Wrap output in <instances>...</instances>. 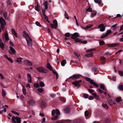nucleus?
<instances>
[{
  "instance_id": "7ed1b4c3",
  "label": "nucleus",
  "mask_w": 123,
  "mask_h": 123,
  "mask_svg": "<svg viewBox=\"0 0 123 123\" xmlns=\"http://www.w3.org/2000/svg\"><path fill=\"white\" fill-rule=\"evenodd\" d=\"M38 70L41 73H46L48 72V70L45 69L44 68L42 67H40L37 68Z\"/></svg>"
},
{
  "instance_id": "9b49d317",
  "label": "nucleus",
  "mask_w": 123,
  "mask_h": 123,
  "mask_svg": "<svg viewBox=\"0 0 123 123\" xmlns=\"http://www.w3.org/2000/svg\"><path fill=\"white\" fill-rule=\"evenodd\" d=\"M106 58L103 56H101L100 57V60L102 64H104L106 63L105 60Z\"/></svg>"
},
{
  "instance_id": "e433bc0d",
  "label": "nucleus",
  "mask_w": 123,
  "mask_h": 123,
  "mask_svg": "<svg viewBox=\"0 0 123 123\" xmlns=\"http://www.w3.org/2000/svg\"><path fill=\"white\" fill-rule=\"evenodd\" d=\"M23 59V58L21 57L18 58H17V62L19 63H20L21 62V60Z\"/></svg>"
},
{
  "instance_id": "338daca9",
  "label": "nucleus",
  "mask_w": 123,
  "mask_h": 123,
  "mask_svg": "<svg viewBox=\"0 0 123 123\" xmlns=\"http://www.w3.org/2000/svg\"><path fill=\"white\" fill-rule=\"evenodd\" d=\"M105 42L103 41H102L99 42V44L100 45H102L105 44Z\"/></svg>"
},
{
  "instance_id": "13d9d810",
  "label": "nucleus",
  "mask_w": 123,
  "mask_h": 123,
  "mask_svg": "<svg viewBox=\"0 0 123 123\" xmlns=\"http://www.w3.org/2000/svg\"><path fill=\"white\" fill-rule=\"evenodd\" d=\"M89 113L87 111H86L85 112V116H88Z\"/></svg>"
},
{
  "instance_id": "bf43d9fd",
  "label": "nucleus",
  "mask_w": 123,
  "mask_h": 123,
  "mask_svg": "<svg viewBox=\"0 0 123 123\" xmlns=\"http://www.w3.org/2000/svg\"><path fill=\"white\" fill-rule=\"evenodd\" d=\"M104 27V25L103 24H101L98 26V29H99L102 28V27Z\"/></svg>"
},
{
  "instance_id": "e2e57ef3",
  "label": "nucleus",
  "mask_w": 123,
  "mask_h": 123,
  "mask_svg": "<svg viewBox=\"0 0 123 123\" xmlns=\"http://www.w3.org/2000/svg\"><path fill=\"white\" fill-rule=\"evenodd\" d=\"M38 91L40 92H43V88H39L37 89Z\"/></svg>"
},
{
  "instance_id": "864d4df0",
  "label": "nucleus",
  "mask_w": 123,
  "mask_h": 123,
  "mask_svg": "<svg viewBox=\"0 0 123 123\" xmlns=\"http://www.w3.org/2000/svg\"><path fill=\"white\" fill-rule=\"evenodd\" d=\"M83 96L84 98H86L88 97L89 95L87 94L84 93L83 94Z\"/></svg>"
},
{
  "instance_id": "20e7f679",
  "label": "nucleus",
  "mask_w": 123,
  "mask_h": 123,
  "mask_svg": "<svg viewBox=\"0 0 123 123\" xmlns=\"http://www.w3.org/2000/svg\"><path fill=\"white\" fill-rule=\"evenodd\" d=\"M82 82V80H79L78 81H76L74 82H73L72 83V84L74 85L75 86H77L78 87H79L81 86L80 83Z\"/></svg>"
},
{
  "instance_id": "c03bdc74",
  "label": "nucleus",
  "mask_w": 123,
  "mask_h": 123,
  "mask_svg": "<svg viewBox=\"0 0 123 123\" xmlns=\"http://www.w3.org/2000/svg\"><path fill=\"white\" fill-rule=\"evenodd\" d=\"M85 79L87 81L89 82L90 83L92 80H93L91 79V78L87 77H86Z\"/></svg>"
},
{
  "instance_id": "4c0bfd02",
  "label": "nucleus",
  "mask_w": 123,
  "mask_h": 123,
  "mask_svg": "<svg viewBox=\"0 0 123 123\" xmlns=\"http://www.w3.org/2000/svg\"><path fill=\"white\" fill-rule=\"evenodd\" d=\"M22 91L23 94L24 95H25L26 94V89L23 86L22 87Z\"/></svg>"
},
{
  "instance_id": "6ab92c4d",
  "label": "nucleus",
  "mask_w": 123,
  "mask_h": 123,
  "mask_svg": "<svg viewBox=\"0 0 123 123\" xmlns=\"http://www.w3.org/2000/svg\"><path fill=\"white\" fill-rule=\"evenodd\" d=\"M48 3L47 1L45 2L43 4V5L45 7V9H47L48 8Z\"/></svg>"
},
{
  "instance_id": "473e14b6",
  "label": "nucleus",
  "mask_w": 123,
  "mask_h": 123,
  "mask_svg": "<svg viewBox=\"0 0 123 123\" xmlns=\"http://www.w3.org/2000/svg\"><path fill=\"white\" fill-rule=\"evenodd\" d=\"M6 95V93L3 89H2V95L3 97H4Z\"/></svg>"
},
{
  "instance_id": "603ef678",
  "label": "nucleus",
  "mask_w": 123,
  "mask_h": 123,
  "mask_svg": "<svg viewBox=\"0 0 123 123\" xmlns=\"http://www.w3.org/2000/svg\"><path fill=\"white\" fill-rule=\"evenodd\" d=\"M65 18H67L68 19H69V18L68 14L66 11H65Z\"/></svg>"
},
{
  "instance_id": "2f4dec72",
  "label": "nucleus",
  "mask_w": 123,
  "mask_h": 123,
  "mask_svg": "<svg viewBox=\"0 0 123 123\" xmlns=\"http://www.w3.org/2000/svg\"><path fill=\"white\" fill-rule=\"evenodd\" d=\"M118 89L120 91H123V85H120L118 87Z\"/></svg>"
},
{
  "instance_id": "37998d69",
  "label": "nucleus",
  "mask_w": 123,
  "mask_h": 123,
  "mask_svg": "<svg viewBox=\"0 0 123 123\" xmlns=\"http://www.w3.org/2000/svg\"><path fill=\"white\" fill-rule=\"evenodd\" d=\"M56 114L57 115H59L60 114V112L58 109H57L55 110Z\"/></svg>"
},
{
  "instance_id": "f8f14e48",
  "label": "nucleus",
  "mask_w": 123,
  "mask_h": 123,
  "mask_svg": "<svg viewBox=\"0 0 123 123\" xmlns=\"http://www.w3.org/2000/svg\"><path fill=\"white\" fill-rule=\"evenodd\" d=\"M27 77L28 80L30 83L32 82V79L31 76L30 74L29 73L27 74Z\"/></svg>"
},
{
  "instance_id": "f03ea898",
  "label": "nucleus",
  "mask_w": 123,
  "mask_h": 123,
  "mask_svg": "<svg viewBox=\"0 0 123 123\" xmlns=\"http://www.w3.org/2000/svg\"><path fill=\"white\" fill-rule=\"evenodd\" d=\"M95 50V49L94 48L91 49L87 50L86 51L87 53H89L90 52H91V53L89 54H88L85 55V56L87 57H91L93 55V52H92V51L93 50Z\"/></svg>"
},
{
  "instance_id": "79ce46f5",
  "label": "nucleus",
  "mask_w": 123,
  "mask_h": 123,
  "mask_svg": "<svg viewBox=\"0 0 123 123\" xmlns=\"http://www.w3.org/2000/svg\"><path fill=\"white\" fill-rule=\"evenodd\" d=\"M94 1L95 3L98 4H101L102 3L101 1L100 0H94Z\"/></svg>"
},
{
  "instance_id": "a19ab883",
  "label": "nucleus",
  "mask_w": 123,
  "mask_h": 123,
  "mask_svg": "<svg viewBox=\"0 0 123 123\" xmlns=\"http://www.w3.org/2000/svg\"><path fill=\"white\" fill-rule=\"evenodd\" d=\"M75 41L76 42H78L79 43H81L82 40H80L79 39L76 38L75 39Z\"/></svg>"
},
{
  "instance_id": "6e6552de",
  "label": "nucleus",
  "mask_w": 123,
  "mask_h": 123,
  "mask_svg": "<svg viewBox=\"0 0 123 123\" xmlns=\"http://www.w3.org/2000/svg\"><path fill=\"white\" fill-rule=\"evenodd\" d=\"M3 40L5 41H8L9 40L8 34L7 33L6 31L5 33L4 36H3Z\"/></svg>"
},
{
  "instance_id": "f3484780",
  "label": "nucleus",
  "mask_w": 123,
  "mask_h": 123,
  "mask_svg": "<svg viewBox=\"0 0 123 123\" xmlns=\"http://www.w3.org/2000/svg\"><path fill=\"white\" fill-rule=\"evenodd\" d=\"M68 121V122H69L71 121V120H63L62 121H57L55 123H64L65 121Z\"/></svg>"
},
{
  "instance_id": "6e6d98bb",
  "label": "nucleus",
  "mask_w": 123,
  "mask_h": 123,
  "mask_svg": "<svg viewBox=\"0 0 123 123\" xmlns=\"http://www.w3.org/2000/svg\"><path fill=\"white\" fill-rule=\"evenodd\" d=\"M97 14V12H95L94 13H92L91 15V18H93Z\"/></svg>"
},
{
  "instance_id": "aec40b11",
  "label": "nucleus",
  "mask_w": 123,
  "mask_h": 123,
  "mask_svg": "<svg viewBox=\"0 0 123 123\" xmlns=\"http://www.w3.org/2000/svg\"><path fill=\"white\" fill-rule=\"evenodd\" d=\"M82 121L80 119L75 120L74 121V123H82Z\"/></svg>"
},
{
  "instance_id": "69168bd1",
  "label": "nucleus",
  "mask_w": 123,
  "mask_h": 123,
  "mask_svg": "<svg viewBox=\"0 0 123 123\" xmlns=\"http://www.w3.org/2000/svg\"><path fill=\"white\" fill-rule=\"evenodd\" d=\"M119 74L121 76H123V72L121 71H119Z\"/></svg>"
},
{
  "instance_id": "a211bd4d",
  "label": "nucleus",
  "mask_w": 123,
  "mask_h": 123,
  "mask_svg": "<svg viewBox=\"0 0 123 123\" xmlns=\"http://www.w3.org/2000/svg\"><path fill=\"white\" fill-rule=\"evenodd\" d=\"M41 106L42 107H46V102L43 101H42L41 104Z\"/></svg>"
},
{
  "instance_id": "774afa93",
  "label": "nucleus",
  "mask_w": 123,
  "mask_h": 123,
  "mask_svg": "<svg viewBox=\"0 0 123 123\" xmlns=\"http://www.w3.org/2000/svg\"><path fill=\"white\" fill-rule=\"evenodd\" d=\"M36 88L38 87H39V85L38 83L34 84L33 85Z\"/></svg>"
},
{
  "instance_id": "5701e85b",
  "label": "nucleus",
  "mask_w": 123,
  "mask_h": 123,
  "mask_svg": "<svg viewBox=\"0 0 123 123\" xmlns=\"http://www.w3.org/2000/svg\"><path fill=\"white\" fill-rule=\"evenodd\" d=\"M12 33L15 35L16 37H17V33L14 29L13 28L12 29Z\"/></svg>"
},
{
  "instance_id": "cd10ccee",
  "label": "nucleus",
  "mask_w": 123,
  "mask_h": 123,
  "mask_svg": "<svg viewBox=\"0 0 123 123\" xmlns=\"http://www.w3.org/2000/svg\"><path fill=\"white\" fill-rule=\"evenodd\" d=\"M59 99L61 101L63 102H65L66 101V99L65 98L63 97H60L59 98Z\"/></svg>"
},
{
  "instance_id": "f257e3e1",
  "label": "nucleus",
  "mask_w": 123,
  "mask_h": 123,
  "mask_svg": "<svg viewBox=\"0 0 123 123\" xmlns=\"http://www.w3.org/2000/svg\"><path fill=\"white\" fill-rule=\"evenodd\" d=\"M0 33L1 31V29H2L4 27L5 25H6V23L4 19L0 17Z\"/></svg>"
},
{
  "instance_id": "39448f33",
  "label": "nucleus",
  "mask_w": 123,
  "mask_h": 123,
  "mask_svg": "<svg viewBox=\"0 0 123 123\" xmlns=\"http://www.w3.org/2000/svg\"><path fill=\"white\" fill-rule=\"evenodd\" d=\"M54 24H50L52 28L55 29H56L58 26V23L56 20L55 19L53 21Z\"/></svg>"
},
{
  "instance_id": "bb28decb",
  "label": "nucleus",
  "mask_w": 123,
  "mask_h": 123,
  "mask_svg": "<svg viewBox=\"0 0 123 123\" xmlns=\"http://www.w3.org/2000/svg\"><path fill=\"white\" fill-rule=\"evenodd\" d=\"M93 26V25H87L86 27L85 28H83V27H82V28L84 30H85L86 29H88L92 27Z\"/></svg>"
},
{
  "instance_id": "49530a36",
  "label": "nucleus",
  "mask_w": 123,
  "mask_h": 123,
  "mask_svg": "<svg viewBox=\"0 0 123 123\" xmlns=\"http://www.w3.org/2000/svg\"><path fill=\"white\" fill-rule=\"evenodd\" d=\"M111 30H108L105 34L107 36L108 35L111 34Z\"/></svg>"
},
{
  "instance_id": "09e8293b",
  "label": "nucleus",
  "mask_w": 123,
  "mask_h": 123,
  "mask_svg": "<svg viewBox=\"0 0 123 123\" xmlns=\"http://www.w3.org/2000/svg\"><path fill=\"white\" fill-rule=\"evenodd\" d=\"M58 117V116H55L52 117L51 119L53 120H55L57 119Z\"/></svg>"
},
{
  "instance_id": "4d7b16f0",
  "label": "nucleus",
  "mask_w": 123,
  "mask_h": 123,
  "mask_svg": "<svg viewBox=\"0 0 123 123\" xmlns=\"http://www.w3.org/2000/svg\"><path fill=\"white\" fill-rule=\"evenodd\" d=\"M35 9L38 12L39 11V5L38 4H37L35 7Z\"/></svg>"
},
{
  "instance_id": "f704fd0d",
  "label": "nucleus",
  "mask_w": 123,
  "mask_h": 123,
  "mask_svg": "<svg viewBox=\"0 0 123 123\" xmlns=\"http://www.w3.org/2000/svg\"><path fill=\"white\" fill-rule=\"evenodd\" d=\"M122 98L121 97H119L117 98L116 99V101L117 102H120L122 100Z\"/></svg>"
},
{
  "instance_id": "1a4fd4ad",
  "label": "nucleus",
  "mask_w": 123,
  "mask_h": 123,
  "mask_svg": "<svg viewBox=\"0 0 123 123\" xmlns=\"http://www.w3.org/2000/svg\"><path fill=\"white\" fill-rule=\"evenodd\" d=\"M79 34L78 33L75 32L74 33V34H72L71 36V38L73 39H74L76 38V37H79Z\"/></svg>"
},
{
  "instance_id": "0eeeda50",
  "label": "nucleus",
  "mask_w": 123,
  "mask_h": 123,
  "mask_svg": "<svg viewBox=\"0 0 123 123\" xmlns=\"http://www.w3.org/2000/svg\"><path fill=\"white\" fill-rule=\"evenodd\" d=\"M23 36L25 39L26 40H28V38L30 41H32V39L29 36L28 34H27L26 32L24 31H23Z\"/></svg>"
},
{
  "instance_id": "de8ad7c7",
  "label": "nucleus",
  "mask_w": 123,
  "mask_h": 123,
  "mask_svg": "<svg viewBox=\"0 0 123 123\" xmlns=\"http://www.w3.org/2000/svg\"><path fill=\"white\" fill-rule=\"evenodd\" d=\"M39 85L40 86L43 87L45 85L43 82L41 81L39 83Z\"/></svg>"
},
{
  "instance_id": "052dcab7",
  "label": "nucleus",
  "mask_w": 123,
  "mask_h": 123,
  "mask_svg": "<svg viewBox=\"0 0 123 123\" xmlns=\"http://www.w3.org/2000/svg\"><path fill=\"white\" fill-rule=\"evenodd\" d=\"M111 122L110 120L109 119H106L105 121V123H110Z\"/></svg>"
},
{
  "instance_id": "b1692460",
  "label": "nucleus",
  "mask_w": 123,
  "mask_h": 123,
  "mask_svg": "<svg viewBox=\"0 0 123 123\" xmlns=\"http://www.w3.org/2000/svg\"><path fill=\"white\" fill-rule=\"evenodd\" d=\"M108 101L109 104L111 106L113 104H115V103L114 102H113L112 100L111 99H109Z\"/></svg>"
},
{
  "instance_id": "72a5a7b5",
  "label": "nucleus",
  "mask_w": 123,
  "mask_h": 123,
  "mask_svg": "<svg viewBox=\"0 0 123 123\" xmlns=\"http://www.w3.org/2000/svg\"><path fill=\"white\" fill-rule=\"evenodd\" d=\"M26 41H27V44L29 46H32V41H30V42H29L28 39L27 40H26Z\"/></svg>"
},
{
  "instance_id": "393cba45",
  "label": "nucleus",
  "mask_w": 123,
  "mask_h": 123,
  "mask_svg": "<svg viewBox=\"0 0 123 123\" xmlns=\"http://www.w3.org/2000/svg\"><path fill=\"white\" fill-rule=\"evenodd\" d=\"M12 123H16V117L14 116H12Z\"/></svg>"
},
{
  "instance_id": "7c9ffc66",
  "label": "nucleus",
  "mask_w": 123,
  "mask_h": 123,
  "mask_svg": "<svg viewBox=\"0 0 123 123\" xmlns=\"http://www.w3.org/2000/svg\"><path fill=\"white\" fill-rule=\"evenodd\" d=\"M52 72L54 74L56 75V79H57L58 78L59 76V75L58 73L56 72L53 70V71Z\"/></svg>"
},
{
  "instance_id": "412c9836",
  "label": "nucleus",
  "mask_w": 123,
  "mask_h": 123,
  "mask_svg": "<svg viewBox=\"0 0 123 123\" xmlns=\"http://www.w3.org/2000/svg\"><path fill=\"white\" fill-rule=\"evenodd\" d=\"M47 67L49 69H50L51 71L53 70V68L49 63H48L47 65Z\"/></svg>"
},
{
  "instance_id": "c9c22d12",
  "label": "nucleus",
  "mask_w": 123,
  "mask_h": 123,
  "mask_svg": "<svg viewBox=\"0 0 123 123\" xmlns=\"http://www.w3.org/2000/svg\"><path fill=\"white\" fill-rule=\"evenodd\" d=\"M46 21L48 23H50V22L49 21L48 17L46 15H43Z\"/></svg>"
},
{
  "instance_id": "ea45409f",
  "label": "nucleus",
  "mask_w": 123,
  "mask_h": 123,
  "mask_svg": "<svg viewBox=\"0 0 123 123\" xmlns=\"http://www.w3.org/2000/svg\"><path fill=\"white\" fill-rule=\"evenodd\" d=\"M98 69L97 68L95 67H93L91 69L92 71L93 72L96 71H98Z\"/></svg>"
},
{
  "instance_id": "58836bf2",
  "label": "nucleus",
  "mask_w": 123,
  "mask_h": 123,
  "mask_svg": "<svg viewBox=\"0 0 123 123\" xmlns=\"http://www.w3.org/2000/svg\"><path fill=\"white\" fill-rule=\"evenodd\" d=\"M0 47L3 50H4V45L3 43H0Z\"/></svg>"
},
{
  "instance_id": "423d86ee",
  "label": "nucleus",
  "mask_w": 123,
  "mask_h": 123,
  "mask_svg": "<svg viewBox=\"0 0 123 123\" xmlns=\"http://www.w3.org/2000/svg\"><path fill=\"white\" fill-rule=\"evenodd\" d=\"M81 75L80 74H74L69 77V79L71 78L72 80H76L78 79L80 77Z\"/></svg>"
},
{
  "instance_id": "3c124183",
  "label": "nucleus",
  "mask_w": 123,
  "mask_h": 123,
  "mask_svg": "<svg viewBox=\"0 0 123 123\" xmlns=\"http://www.w3.org/2000/svg\"><path fill=\"white\" fill-rule=\"evenodd\" d=\"M71 35V34L69 33H67L65 34V36L67 37H70Z\"/></svg>"
},
{
  "instance_id": "dca6fc26",
  "label": "nucleus",
  "mask_w": 123,
  "mask_h": 123,
  "mask_svg": "<svg viewBox=\"0 0 123 123\" xmlns=\"http://www.w3.org/2000/svg\"><path fill=\"white\" fill-rule=\"evenodd\" d=\"M118 45V43H114L112 44H107V45L110 47H113Z\"/></svg>"
},
{
  "instance_id": "a18cd8bd",
  "label": "nucleus",
  "mask_w": 123,
  "mask_h": 123,
  "mask_svg": "<svg viewBox=\"0 0 123 123\" xmlns=\"http://www.w3.org/2000/svg\"><path fill=\"white\" fill-rule=\"evenodd\" d=\"M102 106L103 107L106 109L108 108V106L106 104L103 103L102 105Z\"/></svg>"
},
{
  "instance_id": "a878e982",
  "label": "nucleus",
  "mask_w": 123,
  "mask_h": 123,
  "mask_svg": "<svg viewBox=\"0 0 123 123\" xmlns=\"http://www.w3.org/2000/svg\"><path fill=\"white\" fill-rule=\"evenodd\" d=\"M3 16L4 18L6 19H8V13L6 12H5L3 13Z\"/></svg>"
},
{
  "instance_id": "9d476101",
  "label": "nucleus",
  "mask_w": 123,
  "mask_h": 123,
  "mask_svg": "<svg viewBox=\"0 0 123 123\" xmlns=\"http://www.w3.org/2000/svg\"><path fill=\"white\" fill-rule=\"evenodd\" d=\"M10 49L8 50L9 53L12 55L15 54L16 51L15 49L12 47H10Z\"/></svg>"
},
{
  "instance_id": "680f3d73",
  "label": "nucleus",
  "mask_w": 123,
  "mask_h": 123,
  "mask_svg": "<svg viewBox=\"0 0 123 123\" xmlns=\"http://www.w3.org/2000/svg\"><path fill=\"white\" fill-rule=\"evenodd\" d=\"M55 110H53L52 112V113H51L52 115V116H54L55 115Z\"/></svg>"
},
{
  "instance_id": "c85d7f7f",
  "label": "nucleus",
  "mask_w": 123,
  "mask_h": 123,
  "mask_svg": "<svg viewBox=\"0 0 123 123\" xmlns=\"http://www.w3.org/2000/svg\"><path fill=\"white\" fill-rule=\"evenodd\" d=\"M20 119V118L17 117L16 118V120L17 122L16 123H20L21 122Z\"/></svg>"
},
{
  "instance_id": "4468645a",
  "label": "nucleus",
  "mask_w": 123,
  "mask_h": 123,
  "mask_svg": "<svg viewBox=\"0 0 123 123\" xmlns=\"http://www.w3.org/2000/svg\"><path fill=\"white\" fill-rule=\"evenodd\" d=\"M64 110L65 113L66 114H68L70 112V108L69 107H66L64 109Z\"/></svg>"
},
{
  "instance_id": "ddd939ff",
  "label": "nucleus",
  "mask_w": 123,
  "mask_h": 123,
  "mask_svg": "<svg viewBox=\"0 0 123 123\" xmlns=\"http://www.w3.org/2000/svg\"><path fill=\"white\" fill-rule=\"evenodd\" d=\"M24 61L25 65H32V63L28 60H25Z\"/></svg>"
},
{
  "instance_id": "5fc2aeb1",
  "label": "nucleus",
  "mask_w": 123,
  "mask_h": 123,
  "mask_svg": "<svg viewBox=\"0 0 123 123\" xmlns=\"http://www.w3.org/2000/svg\"><path fill=\"white\" fill-rule=\"evenodd\" d=\"M92 8H91L90 6L87 9H86V11H88L89 12H91L92 11Z\"/></svg>"
},
{
  "instance_id": "8fccbe9b",
  "label": "nucleus",
  "mask_w": 123,
  "mask_h": 123,
  "mask_svg": "<svg viewBox=\"0 0 123 123\" xmlns=\"http://www.w3.org/2000/svg\"><path fill=\"white\" fill-rule=\"evenodd\" d=\"M35 24L37 25L38 26H39L40 27H42V25L40 24L39 22L37 21H36V22Z\"/></svg>"
},
{
  "instance_id": "0e129e2a",
  "label": "nucleus",
  "mask_w": 123,
  "mask_h": 123,
  "mask_svg": "<svg viewBox=\"0 0 123 123\" xmlns=\"http://www.w3.org/2000/svg\"><path fill=\"white\" fill-rule=\"evenodd\" d=\"M100 88L103 90L105 89V86L103 84H102L100 85Z\"/></svg>"
},
{
  "instance_id": "c756f323",
  "label": "nucleus",
  "mask_w": 123,
  "mask_h": 123,
  "mask_svg": "<svg viewBox=\"0 0 123 123\" xmlns=\"http://www.w3.org/2000/svg\"><path fill=\"white\" fill-rule=\"evenodd\" d=\"M66 63V62L65 60H63L61 62V65L63 66H64Z\"/></svg>"
},
{
  "instance_id": "4be33fe9",
  "label": "nucleus",
  "mask_w": 123,
  "mask_h": 123,
  "mask_svg": "<svg viewBox=\"0 0 123 123\" xmlns=\"http://www.w3.org/2000/svg\"><path fill=\"white\" fill-rule=\"evenodd\" d=\"M90 84L93 85L94 86L97 87H98V86L97 84H96L95 82H94L93 80H92V81H91Z\"/></svg>"
},
{
  "instance_id": "2eb2a0df",
  "label": "nucleus",
  "mask_w": 123,
  "mask_h": 123,
  "mask_svg": "<svg viewBox=\"0 0 123 123\" xmlns=\"http://www.w3.org/2000/svg\"><path fill=\"white\" fill-rule=\"evenodd\" d=\"M28 103L30 105L32 106L35 104V102L33 100H31L28 101Z\"/></svg>"
}]
</instances>
